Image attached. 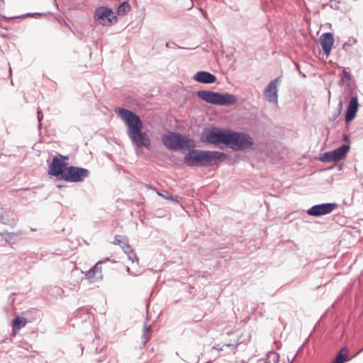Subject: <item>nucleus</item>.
I'll return each instance as SVG.
<instances>
[{
    "label": "nucleus",
    "mask_w": 363,
    "mask_h": 363,
    "mask_svg": "<svg viewBox=\"0 0 363 363\" xmlns=\"http://www.w3.org/2000/svg\"><path fill=\"white\" fill-rule=\"evenodd\" d=\"M122 248L125 253L130 254L132 253V248L128 243H123V245L122 246Z\"/></svg>",
    "instance_id": "nucleus-21"
},
{
    "label": "nucleus",
    "mask_w": 363,
    "mask_h": 363,
    "mask_svg": "<svg viewBox=\"0 0 363 363\" xmlns=\"http://www.w3.org/2000/svg\"><path fill=\"white\" fill-rule=\"evenodd\" d=\"M67 160L68 157L62 155L55 156L49 165L48 174L55 177L61 176L63 179V174L67 168L65 162Z\"/></svg>",
    "instance_id": "nucleus-9"
},
{
    "label": "nucleus",
    "mask_w": 363,
    "mask_h": 363,
    "mask_svg": "<svg viewBox=\"0 0 363 363\" xmlns=\"http://www.w3.org/2000/svg\"><path fill=\"white\" fill-rule=\"evenodd\" d=\"M349 350L347 347L342 348L335 358L334 359L333 363H344L350 359L348 357Z\"/></svg>",
    "instance_id": "nucleus-17"
},
{
    "label": "nucleus",
    "mask_w": 363,
    "mask_h": 363,
    "mask_svg": "<svg viewBox=\"0 0 363 363\" xmlns=\"http://www.w3.org/2000/svg\"><path fill=\"white\" fill-rule=\"evenodd\" d=\"M121 242H122V240H121V236L116 235L114 238L113 243L114 245H120Z\"/></svg>",
    "instance_id": "nucleus-24"
},
{
    "label": "nucleus",
    "mask_w": 363,
    "mask_h": 363,
    "mask_svg": "<svg viewBox=\"0 0 363 363\" xmlns=\"http://www.w3.org/2000/svg\"><path fill=\"white\" fill-rule=\"evenodd\" d=\"M225 157L226 155L220 152L194 150L185 155L184 162L190 166H208L216 164Z\"/></svg>",
    "instance_id": "nucleus-2"
},
{
    "label": "nucleus",
    "mask_w": 363,
    "mask_h": 363,
    "mask_svg": "<svg viewBox=\"0 0 363 363\" xmlns=\"http://www.w3.org/2000/svg\"><path fill=\"white\" fill-rule=\"evenodd\" d=\"M115 112L123 121L127 127V135L135 146L149 147L150 138L146 132L143 131V123L135 113L123 108H118Z\"/></svg>",
    "instance_id": "nucleus-1"
},
{
    "label": "nucleus",
    "mask_w": 363,
    "mask_h": 363,
    "mask_svg": "<svg viewBox=\"0 0 363 363\" xmlns=\"http://www.w3.org/2000/svg\"><path fill=\"white\" fill-rule=\"evenodd\" d=\"M358 106L359 104L357 101V96L356 94L353 95L352 94V98L349 102L347 113L345 115L346 123H349L354 118L358 110Z\"/></svg>",
    "instance_id": "nucleus-13"
},
{
    "label": "nucleus",
    "mask_w": 363,
    "mask_h": 363,
    "mask_svg": "<svg viewBox=\"0 0 363 363\" xmlns=\"http://www.w3.org/2000/svg\"><path fill=\"white\" fill-rule=\"evenodd\" d=\"M150 331V329L148 328H144V332H149Z\"/></svg>",
    "instance_id": "nucleus-27"
},
{
    "label": "nucleus",
    "mask_w": 363,
    "mask_h": 363,
    "mask_svg": "<svg viewBox=\"0 0 363 363\" xmlns=\"http://www.w3.org/2000/svg\"><path fill=\"white\" fill-rule=\"evenodd\" d=\"M38 120L40 121L42 120V118H43V114L42 113L41 111H38Z\"/></svg>",
    "instance_id": "nucleus-25"
},
{
    "label": "nucleus",
    "mask_w": 363,
    "mask_h": 363,
    "mask_svg": "<svg viewBox=\"0 0 363 363\" xmlns=\"http://www.w3.org/2000/svg\"><path fill=\"white\" fill-rule=\"evenodd\" d=\"M214 349H216V350H218V351H220V350H223L222 348H219V349H218V348H217V347H214Z\"/></svg>",
    "instance_id": "nucleus-28"
},
{
    "label": "nucleus",
    "mask_w": 363,
    "mask_h": 363,
    "mask_svg": "<svg viewBox=\"0 0 363 363\" xmlns=\"http://www.w3.org/2000/svg\"><path fill=\"white\" fill-rule=\"evenodd\" d=\"M130 9V5L127 2H123L118 8V14L120 16L125 15Z\"/></svg>",
    "instance_id": "nucleus-19"
},
{
    "label": "nucleus",
    "mask_w": 363,
    "mask_h": 363,
    "mask_svg": "<svg viewBox=\"0 0 363 363\" xmlns=\"http://www.w3.org/2000/svg\"><path fill=\"white\" fill-rule=\"evenodd\" d=\"M350 147L348 145H344L333 151L325 152L323 155V161L333 162L341 160L345 157Z\"/></svg>",
    "instance_id": "nucleus-11"
},
{
    "label": "nucleus",
    "mask_w": 363,
    "mask_h": 363,
    "mask_svg": "<svg viewBox=\"0 0 363 363\" xmlns=\"http://www.w3.org/2000/svg\"><path fill=\"white\" fill-rule=\"evenodd\" d=\"M225 345L228 347H231L233 349H234L235 347V345H232V344H227Z\"/></svg>",
    "instance_id": "nucleus-26"
},
{
    "label": "nucleus",
    "mask_w": 363,
    "mask_h": 363,
    "mask_svg": "<svg viewBox=\"0 0 363 363\" xmlns=\"http://www.w3.org/2000/svg\"><path fill=\"white\" fill-rule=\"evenodd\" d=\"M27 323V319L24 317L17 316L13 321V331L16 333Z\"/></svg>",
    "instance_id": "nucleus-18"
},
{
    "label": "nucleus",
    "mask_w": 363,
    "mask_h": 363,
    "mask_svg": "<svg viewBox=\"0 0 363 363\" xmlns=\"http://www.w3.org/2000/svg\"><path fill=\"white\" fill-rule=\"evenodd\" d=\"M342 75H343V77L342 79V81L344 79H347L348 81H350L351 79V75H350V72L346 71L345 69H343V70H342Z\"/></svg>",
    "instance_id": "nucleus-23"
},
{
    "label": "nucleus",
    "mask_w": 363,
    "mask_h": 363,
    "mask_svg": "<svg viewBox=\"0 0 363 363\" xmlns=\"http://www.w3.org/2000/svg\"><path fill=\"white\" fill-rule=\"evenodd\" d=\"M157 195H159L160 196L164 198V199L173 201H175V202H177V203L179 202V196L174 197L172 195L169 194L167 192H165L164 194H163V193H160V192L157 191Z\"/></svg>",
    "instance_id": "nucleus-20"
},
{
    "label": "nucleus",
    "mask_w": 363,
    "mask_h": 363,
    "mask_svg": "<svg viewBox=\"0 0 363 363\" xmlns=\"http://www.w3.org/2000/svg\"><path fill=\"white\" fill-rule=\"evenodd\" d=\"M103 278L101 267L99 265V263L96 264L91 270L88 273V279L89 282H95L98 280H101Z\"/></svg>",
    "instance_id": "nucleus-16"
},
{
    "label": "nucleus",
    "mask_w": 363,
    "mask_h": 363,
    "mask_svg": "<svg viewBox=\"0 0 363 363\" xmlns=\"http://www.w3.org/2000/svg\"><path fill=\"white\" fill-rule=\"evenodd\" d=\"M128 259L133 263H134L135 262H138V258L137 257V256H136L135 253L133 252V250L132 251V253L128 254Z\"/></svg>",
    "instance_id": "nucleus-22"
},
{
    "label": "nucleus",
    "mask_w": 363,
    "mask_h": 363,
    "mask_svg": "<svg viewBox=\"0 0 363 363\" xmlns=\"http://www.w3.org/2000/svg\"><path fill=\"white\" fill-rule=\"evenodd\" d=\"M253 144V139L249 135L231 130L228 147L235 150H240L250 148Z\"/></svg>",
    "instance_id": "nucleus-6"
},
{
    "label": "nucleus",
    "mask_w": 363,
    "mask_h": 363,
    "mask_svg": "<svg viewBox=\"0 0 363 363\" xmlns=\"http://www.w3.org/2000/svg\"><path fill=\"white\" fill-rule=\"evenodd\" d=\"M162 140L167 148L174 150H187L195 147V143L193 140L174 133L162 135Z\"/></svg>",
    "instance_id": "nucleus-3"
},
{
    "label": "nucleus",
    "mask_w": 363,
    "mask_h": 363,
    "mask_svg": "<svg viewBox=\"0 0 363 363\" xmlns=\"http://www.w3.org/2000/svg\"><path fill=\"white\" fill-rule=\"evenodd\" d=\"M279 77L272 80L264 91V97L269 102L277 103L278 101L277 84Z\"/></svg>",
    "instance_id": "nucleus-12"
},
{
    "label": "nucleus",
    "mask_w": 363,
    "mask_h": 363,
    "mask_svg": "<svg viewBox=\"0 0 363 363\" xmlns=\"http://www.w3.org/2000/svg\"><path fill=\"white\" fill-rule=\"evenodd\" d=\"M337 204L334 203H326L312 206L307 211L309 216L318 217L330 213L337 208Z\"/></svg>",
    "instance_id": "nucleus-10"
},
{
    "label": "nucleus",
    "mask_w": 363,
    "mask_h": 363,
    "mask_svg": "<svg viewBox=\"0 0 363 363\" xmlns=\"http://www.w3.org/2000/svg\"><path fill=\"white\" fill-rule=\"evenodd\" d=\"M94 18L99 24L105 26H110L117 21L114 12L106 6H101L96 9Z\"/></svg>",
    "instance_id": "nucleus-7"
},
{
    "label": "nucleus",
    "mask_w": 363,
    "mask_h": 363,
    "mask_svg": "<svg viewBox=\"0 0 363 363\" xmlns=\"http://www.w3.org/2000/svg\"><path fill=\"white\" fill-rule=\"evenodd\" d=\"M194 79L197 82L206 84L214 83L216 81V77L213 74L203 71L196 73Z\"/></svg>",
    "instance_id": "nucleus-15"
},
{
    "label": "nucleus",
    "mask_w": 363,
    "mask_h": 363,
    "mask_svg": "<svg viewBox=\"0 0 363 363\" xmlns=\"http://www.w3.org/2000/svg\"><path fill=\"white\" fill-rule=\"evenodd\" d=\"M319 40L324 53L328 56L334 43L333 34L330 33H323L320 35Z\"/></svg>",
    "instance_id": "nucleus-14"
},
{
    "label": "nucleus",
    "mask_w": 363,
    "mask_h": 363,
    "mask_svg": "<svg viewBox=\"0 0 363 363\" xmlns=\"http://www.w3.org/2000/svg\"><path fill=\"white\" fill-rule=\"evenodd\" d=\"M89 174V172L86 169L70 166L65 169V172L63 174V180L70 182H79L88 177Z\"/></svg>",
    "instance_id": "nucleus-8"
},
{
    "label": "nucleus",
    "mask_w": 363,
    "mask_h": 363,
    "mask_svg": "<svg viewBox=\"0 0 363 363\" xmlns=\"http://www.w3.org/2000/svg\"><path fill=\"white\" fill-rule=\"evenodd\" d=\"M230 132L231 130L228 129L206 128L201 133V140L213 145L224 144L228 146Z\"/></svg>",
    "instance_id": "nucleus-4"
},
{
    "label": "nucleus",
    "mask_w": 363,
    "mask_h": 363,
    "mask_svg": "<svg viewBox=\"0 0 363 363\" xmlns=\"http://www.w3.org/2000/svg\"><path fill=\"white\" fill-rule=\"evenodd\" d=\"M198 96L202 100L213 104L232 105L236 103L235 96L229 94H219L211 91H199Z\"/></svg>",
    "instance_id": "nucleus-5"
}]
</instances>
